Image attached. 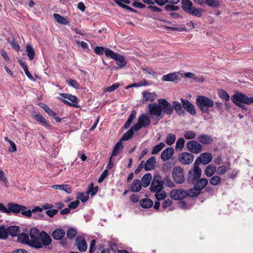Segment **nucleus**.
Masks as SVG:
<instances>
[{"label":"nucleus","mask_w":253,"mask_h":253,"mask_svg":"<svg viewBox=\"0 0 253 253\" xmlns=\"http://www.w3.org/2000/svg\"><path fill=\"white\" fill-rule=\"evenodd\" d=\"M164 181L160 175H156L154 176L151 182L150 190L151 192H160L164 188Z\"/></svg>","instance_id":"obj_8"},{"label":"nucleus","mask_w":253,"mask_h":253,"mask_svg":"<svg viewBox=\"0 0 253 253\" xmlns=\"http://www.w3.org/2000/svg\"><path fill=\"white\" fill-rule=\"evenodd\" d=\"M96 241L95 240H92L91 241L89 249V253H93L96 249Z\"/></svg>","instance_id":"obj_64"},{"label":"nucleus","mask_w":253,"mask_h":253,"mask_svg":"<svg viewBox=\"0 0 253 253\" xmlns=\"http://www.w3.org/2000/svg\"><path fill=\"white\" fill-rule=\"evenodd\" d=\"M184 143L185 140L183 137L178 138L176 142V150L179 149L180 151H182L184 146Z\"/></svg>","instance_id":"obj_50"},{"label":"nucleus","mask_w":253,"mask_h":253,"mask_svg":"<svg viewBox=\"0 0 253 253\" xmlns=\"http://www.w3.org/2000/svg\"><path fill=\"white\" fill-rule=\"evenodd\" d=\"M88 193H89L91 196L95 195L98 190V186H96L94 187L93 182L91 183L88 187Z\"/></svg>","instance_id":"obj_51"},{"label":"nucleus","mask_w":253,"mask_h":253,"mask_svg":"<svg viewBox=\"0 0 253 253\" xmlns=\"http://www.w3.org/2000/svg\"><path fill=\"white\" fill-rule=\"evenodd\" d=\"M67 82L70 85L76 89H79L80 88L79 84L74 80L71 79H69L68 80Z\"/></svg>","instance_id":"obj_57"},{"label":"nucleus","mask_w":253,"mask_h":253,"mask_svg":"<svg viewBox=\"0 0 253 253\" xmlns=\"http://www.w3.org/2000/svg\"><path fill=\"white\" fill-rule=\"evenodd\" d=\"M53 16L56 20V21L60 23L63 25H67L69 23V22L67 18L62 16L59 14L54 13L53 14Z\"/></svg>","instance_id":"obj_41"},{"label":"nucleus","mask_w":253,"mask_h":253,"mask_svg":"<svg viewBox=\"0 0 253 253\" xmlns=\"http://www.w3.org/2000/svg\"><path fill=\"white\" fill-rule=\"evenodd\" d=\"M136 117V111L134 110H133L131 111L130 114L129 115L127 121H126L125 125L124 126V128L127 129L128 128L130 125L131 124L132 121Z\"/></svg>","instance_id":"obj_36"},{"label":"nucleus","mask_w":253,"mask_h":253,"mask_svg":"<svg viewBox=\"0 0 253 253\" xmlns=\"http://www.w3.org/2000/svg\"><path fill=\"white\" fill-rule=\"evenodd\" d=\"M143 99L145 101L153 102L156 98L157 94L154 93L143 92Z\"/></svg>","instance_id":"obj_40"},{"label":"nucleus","mask_w":253,"mask_h":253,"mask_svg":"<svg viewBox=\"0 0 253 253\" xmlns=\"http://www.w3.org/2000/svg\"><path fill=\"white\" fill-rule=\"evenodd\" d=\"M134 131L135 129L133 128V126L126 132H125L120 140L122 142L123 141H126L130 139L133 135Z\"/></svg>","instance_id":"obj_32"},{"label":"nucleus","mask_w":253,"mask_h":253,"mask_svg":"<svg viewBox=\"0 0 253 253\" xmlns=\"http://www.w3.org/2000/svg\"><path fill=\"white\" fill-rule=\"evenodd\" d=\"M107 48H104V47L102 46H96L94 49V51L95 53H96L98 55H102L103 54V52H105V50Z\"/></svg>","instance_id":"obj_62"},{"label":"nucleus","mask_w":253,"mask_h":253,"mask_svg":"<svg viewBox=\"0 0 253 253\" xmlns=\"http://www.w3.org/2000/svg\"><path fill=\"white\" fill-rule=\"evenodd\" d=\"M182 107V105L178 101H173L172 105V113L174 110L178 115L184 116L185 114V112Z\"/></svg>","instance_id":"obj_21"},{"label":"nucleus","mask_w":253,"mask_h":253,"mask_svg":"<svg viewBox=\"0 0 253 253\" xmlns=\"http://www.w3.org/2000/svg\"><path fill=\"white\" fill-rule=\"evenodd\" d=\"M216 169L215 166L212 165H208L205 169V173L207 177H211L214 174Z\"/></svg>","instance_id":"obj_39"},{"label":"nucleus","mask_w":253,"mask_h":253,"mask_svg":"<svg viewBox=\"0 0 253 253\" xmlns=\"http://www.w3.org/2000/svg\"><path fill=\"white\" fill-rule=\"evenodd\" d=\"M141 187L140 181L139 179H135L132 182L130 190L132 192H138L141 190Z\"/></svg>","instance_id":"obj_26"},{"label":"nucleus","mask_w":253,"mask_h":253,"mask_svg":"<svg viewBox=\"0 0 253 253\" xmlns=\"http://www.w3.org/2000/svg\"><path fill=\"white\" fill-rule=\"evenodd\" d=\"M200 159L202 160V163L203 165L208 164L212 160V156L211 153H204L201 154L199 156Z\"/></svg>","instance_id":"obj_30"},{"label":"nucleus","mask_w":253,"mask_h":253,"mask_svg":"<svg viewBox=\"0 0 253 253\" xmlns=\"http://www.w3.org/2000/svg\"><path fill=\"white\" fill-rule=\"evenodd\" d=\"M160 104L162 115H171L172 114V105L166 99L160 98L158 100Z\"/></svg>","instance_id":"obj_12"},{"label":"nucleus","mask_w":253,"mask_h":253,"mask_svg":"<svg viewBox=\"0 0 253 253\" xmlns=\"http://www.w3.org/2000/svg\"><path fill=\"white\" fill-rule=\"evenodd\" d=\"M58 212V210L56 209H52L47 210L45 212L46 214L49 216L50 217H53L55 215H56Z\"/></svg>","instance_id":"obj_61"},{"label":"nucleus","mask_w":253,"mask_h":253,"mask_svg":"<svg viewBox=\"0 0 253 253\" xmlns=\"http://www.w3.org/2000/svg\"><path fill=\"white\" fill-rule=\"evenodd\" d=\"M42 108L49 116L53 117L57 122H60L61 121L62 119L58 117L57 114L55 112L51 110V109L46 105H44Z\"/></svg>","instance_id":"obj_28"},{"label":"nucleus","mask_w":253,"mask_h":253,"mask_svg":"<svg viewBox=\"0 0 253 253\" xmlns=\"http://www.w3.org/2000/svg\"><path fill=\"white\" fill-rule=\"evenodd\" d=\"M181 7L184 11L193 16L201 17L203 9H198L193 6V3L190 0H181Z\"/></svg>","instance_id":"obj_5"},{"label":"nucleus","mask_w":253,"mask_h":253,"mask_svg":"<svg viewBox=\"0 0 253 253\" xmlns=\"http://www.w3.org/2000/svg\"><path fill=\"white\" fill-rule=\"evenodd\" d=\"M169 196L171 199L175 200H181L187 197H188V194L187 191L184 189H173L169 193Z\"/></svg>","instance_id":"obj_15"},{"label":"nucleus","mask_w":253,"mask_h":253,"mask_svg":"<svg viewBox=\"0 0 253 253\" xmlns=\"http://www.w3.org/2000/svg\"><path fill=\"white\" fill-rule=\"evenodd\" d=\"M151 179L152 175L150 173H147L145 174L141 179V185L144 187H147L150 184Z\"/></svg>","instance_id":"obj_34"},{"label":"nucleus","mask_w":253,"mask_h":253,"mask_svg":"<svg viewBox=\"0 0 253 253\" xmlns=\"http://www.w3.org/2000/svg\"><path fill=\"white\" fill-rule=\"evenodd\" d=\"M29 234L31 237L30 247L35 249H40L43 247L49 250L52 249V239L45 231L40 232L38 228L33 227L30 229Z\"/></svg>","instance_id":"obj_1"},{"label":"nucleus","mask_w":253,"mask_h":253,"mask_svg":"<svg viewBox=\"0 0 253 253\" xmlns=\"http://www.w3.org/2000/svg\"><path fill=\"white\" fill-rule=\"evenodd\" d=\"M165 8L166 10H167V11L170 12V11H177V10H179V7L178 6H176V5H173L171 4H168L165 6Z\"/></svg>","instance_id":"obj_54"},{"label":"nucleus","mask_w":253,"mask_h":253,"mask_svg":"<svg viewBox=\"0 0 253 253\" xmlns=\"http://www.w3.org/2000/svg\"><path fill=\"white\" fill-rule=\"evenodd\" d=\"M52 188L55 189H58L61 191H64L68 194L72 192L71 187L68 184L54 185Z\"/></svg>","instance_id":"obj_33"},{"label":"nucleus","mask_w":253,"mask_h":253,"mask_svg":"<svg viewBox=\"0 0 253 253\" xmlns=\"http://www.w3.org/2000/svg\"><path fill=\"white\" fill-rule=\"evenodd\" d=\"M0 181L3 182L4 183V186L5 187H8L7 179L5 176L4 172L2 170H0Z\"/></svg>","instance_id":"obj_55"},{"label":"nucleus","mask_w":253,"mask_h":253,"mask_svg":"<svg viewBox=\"0 0 253 253\" xmlns=\"http://www.w3.org/2000/svg\"><path fill=\"white\" fill-rule=\"evenodd\" d=\"M140 206L143 209H149L153 205V202L149 198H144L139 201Z\"/></svg>","instance_id":"obj_29"},{"label":"nucleus","mask_w":253,"mask_h":253,"mask_svg":"<svg viewBox=\"0 0 253 253\" xmlns=\"http://www.w3.org/2000/svg\"><path fill=\"white\" fill-rule=\"evenodd\" d=\"M178 161L183 164L189 165L194 160V155L188 152H182L179 154Z\"/></svg>","instance_id":"obj_18"},{"label":"nucleus","mask_w":253,"mask_h":253,"mask_svg":"<svg viewBox=\"0 0 253 253\" xmlns=\"http://www.w3.org/2000/svg\"><path fill=\"white\" fill-rule=\"evenodd\" d=\"M124 1L125 0H114V1L121 7L132 12L136 13L137 12L135 9L124 3Z\"/></svg>","instance_id":"obj_35"},{"label":"nucleus","mask_w":253,"mask_h":253,"mask_svg":"<svg viewBox=\"0 0 253 253\" xmlns=\"http://www.w3.org/2000/svg\"><path fill=\"white\" fill-rule=\"evenodd\" d=\"M105 54L107 57L111 58L116 61V63L118 66L116 67L117 69H122L126 65L127 61L125 57L121 54L116 53L108 48L105 49Z\"/></svg>","instance_id":"obj_6"},{"label":"nucleus","mask_w":253,"mask_h":253,"mask_svg":"<svg viewBox=\"0 0 253 253\" xmlns=\"http://www.w3.org/2000/svg\"><path fill=\"white\" fill-rule=\"evenodd\" d=\"M59 95L61 97H58V99L64 103V104L70 106L78 107L77 98L76 96L71 94L63 93H60Z\"/></svg>","instance_id":"obj_10"},{"label":"nucleus","mask_w":253,"mask_h":253,"mask_svg":"<svg viewBox=\"0 0 253 253\" xmlns=\"http://www.w3.org/2000/svg\"><path fill=\"white\" fill-rule=\"evenodd\" d=\"M196 103L200 110L206 114L210 113L209 108L214 106V102L211 99L203 95L197 96Z\"/></svg>","instance_id":"obj_3"},{"label":"nucleus","mask_w":253,"mask_h":253,"mask_svg":"<svg viewBox=\"0 0 253 253\" xmlns=\"http://www.w3.org/2000/svg\"><path fill=\"white\" fill-rule=\"evenodd\" d=\"M155 196L158 201H160L165 199L166 197V193L165 191L160 193L159 192H156Z\"/></svg>","instance_id":"obj_59"},{"label":"nucleus","mask_w":253,"mask_h":253,"mask_svg":"<svg viewBox=\"0 0 253 253\" xmlns=\"http://www.w3.org/2000/svg\"><path fill=\"white\" fill-rule=\"evenodd\" d=\"M119 86H120L119 83H115V84H113V85L107 87L105 89V91H108V92L113 91L115 90L116 89H117V88H118Z\"/></svg>","instance_id":"obj_60"},{"label":"nucleus","mask_w":253,"mask_h":253,"mask_svg":"<svg viewBox=\"0 0 253 253\" xmlns=\"http://www.w3.org/2000/svg\"><path fill=\"white\" fill-rule=\"evenodd\" d=\"M176 139V136L175 134L172 133H169L166 139V143L169 145H171L173 144Z\"/></svg>","instance_id":"obj_45"},{"label":"nucleus","mask_w":253,"mask_h":253,"mask_svg":"<svg viewBox=\"0 0 253 253\" xmlns=\"http://www.w3.org/2000/svg\"><path fill=\"white\" fill-rule=\"evenodd\" d=\"M8 237V229L4 224L0 226V239L5 240Z\"/></svg>","instance_id":"obj_37"},{"label":"nucleus","mask_w":253,"mask_h":253,"mask_svg":"<svg viewBox=\"0 0 253 253\" xmlns=\"http://www.w3.org/2000/svg\"><path fill=\"white\" fill-rule=\"evenodd\" d=\"M174 149L172 147H168L165 149L161 153V158L163 161L169 160L174 154Z\"/></svg>","instance_id":"obj_20"},{"label":"nucleus","mask_w":253,"mask_h":253,"mask_svg":"<svg viewBox=\"0 0 253 253\" xmlns=\"http://www.w3.org/2000/svg\"><path fill=\"white\" fill-rule=\"evenodd\" d=\"M232 102L242 110L247 111V107L243 104L250 105L253 103V97H249L246 95L240 92H236L231 96Z\"/></svg>","instance_id":"obj_2"},{"label":"nucleus","mask_w":253,"mask_h":253,"mask_svg":"<svg viewBox=\"0 0 253 253\" xmlns=\"http://www.w3.org/2000/svg\"><path fill=\"white\" fill-rule=\"evenodd\" d=\"M18 241L22 244H27L29 246L31 242V240H29V235L25 233H19L18 235Z\"/></svg>","instance_id":"obj_27"},{"label":"nucleus","mask_w":253,"mask_h":253,"mask_svg":"<svg viewBox=\"0 0 253 253\" xmlns=\"http://www.w3.org/2000/svg\"><path fill=\"white\" fill-rule=\"evenodd\" d=\"M163 181L164 182V184L169 187H173L175 186L174 183L172 181L169 177H166Z\"/></svg>","instance_id":"obj_53"},{"label":"nucleus","mask_w":253,"mask_h":253,"mask_svg":"<svg viewBox=\"0 0 253 253\" xmlns=\"http://www.w3.org/2000/svg\"><path fill=\"white\" fill-rule=\"evenodd\" d=\"M210 183L213 186H217L221 183V178L217 175L213 176L210 179Z\"/></svg>","instance_id":"obj_48"},{"label":"nucleus","mask_w":253,"mask_h":253,"mask_svg":"<svg viewBox=\"0 0 253 253\" xmlns=\"http://www.w3.org/2000/svg\"><path fill=\"white\" fill-rule=\"evenodd\" d=\"M156 166V160L155 157H150L145 163L144 169L145 170H151L154 169Z\"/></svg>","instance_id":"obj_23"},{"label":"nucleus","mask_w":253,"mask_h":253,"mask_svg":"<svg viewBox=\"0 0 253 253\" xmlns=\"http://www.w3.org/2000/svg\"><path fill=\"white\" fill-rule=\"evenodd\" d=\"M205 4H206L212 8L218 7L220 5L218 0H205Z\"/></svg>","instance_id":"obj_44"},{"label":"nucleus","mask_w":253,"mask_h":253,"mask_svg":"<svg viewBox=\"0 0 253 253\" xmlns=\"http://www.w3.org/2000/svg\"><path fill=\"white\" fill-rule=\"evenodd\" d=\"M172 176L174 182L177 184H182L185 181L184 170L179 167H175L172 171Z\"/></svg>","instance_id":"obj_11"},{"label":"nucleus","mask_w":253,"mask_h":253,"mask_svg":"<svg viewBox=\"0 0 253 253\" xmlns=\"http://www.w3.org/2000/svg\"><path fill=\"white\" fill-rule=\"evenodd\" d=\"M196 134L192 130H188L185 132L184 137L187 139H192L195 138Z\"/></svg>","instance_id":"obj_52"},{"label":"nucleus","mask_w":253,"mask_h":253,"mask_svg":"<svg viewBox=\"0 0 253 253\" xmlns=\"http://www.w3.org/2000/svg\"><path fill=\"white\" fill-rule=\"evenodd\" d=\"M34 117L38 122L41 123H42L43 125H44L45 127H48L50 126V125L45 121V118L41 114H36Z\"/></svg>","instance_id":"obj_47"},{"label":"nucleus","mask_w":253,"mask_h":253,"mask_svg":"<svg viewBox=\"0 0 253 253\" xmlns=\"http://www.w3.org/2000/svg\"><path fill=\"white\" fill-rule=\"evenodd\" d=\"M51 236L55 240H62L65 236V231L62 228H57L53 231Z\"/></svg>","instance_id":"obj_24"},{"label":"nucleus","mask_w":253,"mask_h":253,"mask_svg":"<svg viewBox=\"0 0 253 253\" xmlns=\"http://www.w3.org/2000/svg\"><path fill=\"white\" fill-rule=\"evenodd\" d=\"M151 121L148 115L146 113L141 114L138 119L137 123L133 125V128L138 131L142 127H147L150 125Z\"/></svg>","instance_id":"obj_9"},{"label":"nucleus","mask_w":253,"mask_h":253,"mask_svg":"<svg viewBox=\"0 0 253 253\" xmlns=\"http://www.w3.org/2000/svg\"><path fill=\"white\" fill-rule=\"evenodd\" d=\"M202 170L199 166H194L193 170H190L188 173L187 181L189 183H193L196 180L201 179Z\"/></svg>","instance_id":"obj_13"},{"label":"nucleus","mask_w":253,"mask_h":253,"mask_svg":"<svg viewBox=\"0 0 253 253\" xmlns=\"http://www.w3.org/2000/svg\"><path fill=\"white\" fill-rule=\"evenodd\" d=\"M75 246L80 252H84L87 250V244L84 237L81 235L77 236L75 239Z\"/></svg>","instance_id":"obj_16"},{"label":"nucleus","mask_w":253,"mask_h":253,"mask_svg":"<svg viewBox=\"0 0 253 253\" xmlns=\"http://www.w3.org/2000/svg\"><path fill=\"white\" fill-rule=\"evenodd\" d=\"M218 94L221 99H223L226 101H228L230 99V96L227 92L223 89H219L218 91Z\"/></svg>","instance_id":"obj_46"},{"label":"nucleus","mask_w":253,"mask_h":253,"mask_svg":"<svg viewBox=\"0 0 253 253\" xmlns=\"http://www.w3.org/2000/svg\"><path fill=\"white\" fill-rule=\"evenodd\" d=\"M197 139L200 143L206 145L211 144L213 140L211 135L206 134L199 135Z\"/></svg>","instance_id":"obj_22"},{"label":"nucleus","mask_w":253,"mask_h":253,"mask_svg":"<svg viewBox=\"0 0 253 253\" xmlns=\"http://www.w3.org/2000/svg\"><path fill=\"white\" fill-rule=\"evenodd\" d=\"M208 180L206 178H202L196 180L193 184L194 187L187 191L188 197L193 198L198 196L201 193V191L207 185Z\"/></svg>","instance_id":"obj_4"},{"label":"nucleus","mask_w":253,"mask_h":253,"mask_svg":"<svg viewBox=\"0 0 253 253\" xmlns=\"http://www.w3.org/2000/svg\"><path fill=\"white\" fill-rule=\"evenodd\" d=\"M171 168V164L169 162L164 164L162 168V170L164 173H166L170 171Z\"/></svg>","instance_id":"obj_56"},{"label":"nucleus","mask_w":253,"mask_h":253,"mask_svg":"<svg viewBox=\"0 0 253 253\" xmlns=\"http://www.w3.org/2000/svg\"><path fill=\"white\" fill-rule=\"evenodd\" d=\"M148 109L149 110V114L152 116H155L156 117H159L162 116V111L160 104L154 103L149 104L148 105Z\"/></svg>","instance_id":"obj_17"},{"label":"nucleus","mask_w":253,"mask_h":253,"mask_svg":"<svg viewBox=\"0 0 253 253\" xmlns=\"http://www.w3.org/2000/svg\"><path fill=\"white\" fill-rule=\"evenodd\" d=\"M26 52H27V55L30 60H33L35 58V52L32 45L30 44L27 45Z\"/></svg>","instance_id":"obj_42"},{"label":"nucleus","mask_w":253,"mask_h":253,"mask_svg":"<svg viewBox=\"0 0 253 253\" xmlns=\"http://www.w3.org/2000/svg\"><path fill=\"white\" fill-rule=\"evenodd\" d=\"M7 206L8 208V214L11 212L18 214L21 212L23 215L27 217H31L32 216V211L31 210H27V207L24 206L10 203H8Z\"/></svg>","instance_id":"obj_7"},{"label":"nucleus","mask_w":253,"mask_h":253,"mask_svg":"<svg viewBox=\"0 0 253 253\" xmlns=\"http://www.w3.org/2000/svg\"><path fill=\"white\" fill-rule=\"evenodd\" d=\"M123 148L122 142L119 140L118 142L116 143L113 149L111 156H116L119 155L120 153V150Z\"/></svg>","instance_id":"obj_38"},{"label":"nucleus","mask_w":253,"mask_h":253,"mask_svg":"<svg viewBox=\"0 0 253 253\" xmlns=\"http://www.w3.org/2000/svg\"><path fill=\"white\" fill-rule=\"evenodd\" d=\"M8 41L13 49L16 51H18L19 50L20 46L14 39L11 41H10L9 40Z\"/></svg>","instance_id":"obj_58"},{"label":"nucleus","mask_w":253,"mask_h":253,"mask_svg":"<svg viewBox=\"0 0 253 253\" xmlns=\"http://www.w3.org/2000/svg\"><path fill=\"white\" fill-rule=\"evenodd\" d=\"M179 78V76L178 73L174 72L164 75L162 78V80L167 82H174L178 80Z\"/></svg>","instance_id":"obj_25"},{"label":"nucleus","mask_w":253,"mask_h":253,"mask_svg":"<svg viewBox=\"0 0 253 253\" xmlns=\"http://www.w3.org/2000/svg\"><path fill=\"white\" fill-rule=\"evenodd\" d=\"M180 100L184 110L192 115H195L196 114L194 106L189 100L182 98L180 99Z\"/></svg>","instance_id":"obj_19"},{"label":"nucleus","mask_w":253,"mask_h":253,"mask_svg":"<svg viewBox=\"0 0 253 253\" xmlns=\"http://www.w3.org/2000/svg\"><path fill=\"white\" fill-rule=\"evenodd\" d=\"M188 150L191 153L199 154L202 150V145L196 140H190L186 144Z\"/></svg>","instance_id":"obj_14"},{"label":"nucleus","mask_w":253,"mask_h":253,"mask_svg":"<svg viewBox=\"0 0 253 253\" xmlns=\"http://www.w3.org/2000/svg\"><path fill=\"white\" fill-rule=\"evenodd\" d=\"M8 234L12 237H16L20 231V228L18 226L12 225L7 227Z\"/></svg>","instance_id":"obj_31"},{"label":"nucleus","mask_w":253,"mask_h":253,"mask_svg":"<svg viewBox=\"0 0 253 253\" xmlns=\"http://www.w3.org/2000/svg\"><path fill=\"white\" fill-rule=\"evenodd\" d=\"M78 233L77 229L71 227L69 228L67 231V238L70 240H73L75 238Z\"/></svg>","instance_id":"obj_43"},{"label":"nucleus","mask_w":253,"mask_h":253,"mask_svg":"<svg viewBox=\"0 0 253 253\" xmlns=\"http://www.w3.org/2000/svg\"><path fill=\"white\" fill-rule=\"evenodd\" d=\"M165 144L164 142H160L159 144L155 145L152 150V154H158L165 147Z\"/></svg>","instance_id":"obj_49"},{"label":"nucleus","mask_w":253,"mask_h":253,"mask_svg":"<svg viewBox=\"0 0 253 253\" xmlns=\"http://www.w3.org/2000/svg\"><path fill=\"white\" fill-rule=\"evenodd\" d=\"M77 197L80 199L81 202L83 203L85 202L89 198L87 195H84V193H80Z\"/></svg>","instance_id":"obj_63"}]
</instances>
